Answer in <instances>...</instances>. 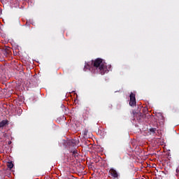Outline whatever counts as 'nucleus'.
<instances>
[{
    "label": "nucleus",
    "instance_id": "f257e3e1",
    "mask_svg": "<svg viewBox=\"0 0 179 179\" xmlns=\"http://www.w3.org/2000/svg\"><path fill=\"white\" fill-rule=\"evenodd\" d=\"M89 69L92 73H100L101 75H105L108 73L111 69V65L107 66V63L101 59L97 58L95 60H92L88 62L84 67V71Z\"/></svg>",
    "mask_w": 179,
    "mask_h": 179
},
{
    "label": "nucleus",
    "instance_id": "f03ea898",
    "mask_svg": "<svg viewBox=\"0 0 179 179\" xmlns=\"http://www.w3.org/2000/svg\"><path fill=\"white\" fill-rule=\"evenodd\" d=\"M67 145V149H69V150H72V149H76V146L77 145L79 144V140L78 139H71L67 141L66 142Z\"/></svg>",
    "mask_w": 179,
    "mask_h": 179
},
{
    "label": "nucleus",
    "instance_id": "7ed1b4c3",
    "mask_svg": "<svg viewBox=\"0 0 179 179\" xmlns=\"http://www.w3.org/2000/svg\"><path fill=\"white\" fill-rule=\"evenodd\" d=\"M129 106H131V107H135V106H136V99L135 98V94L132 92L130 94Z\"/></svg>",
    "mask_w": 179,
    "mask_h": 179
},
{
    "label": "nucleus",
    "instance_id": "20e7f679",
    "mask_svg": "<svg viewBox=\"0 0 179 179\" xmlns=\"http://www.w3.org/2000/svg\"><path fill=\"white\" fill-rule=\"evenodd\" d=\"M6 125H9V121L6 120H3L1 122H0V129H3Z\"/></svg>",
    "mask_w": 179,
    "mask_h": 179
},
{
    "label": "nucleus",
    "instance_id": "39448f33",
    "mask_svg": "<svg viewBox=\"0 0 179 179\" xmlns=\"http://www.w3.org/2000/svg\"><path fill=\"white\" fill-rule=\"evenodd\" d=\"M109 174H110L112 177H114V178H118V173H117V171H115L114 169H110L109 170Z\"/></svg>",
    "mask_w": 179,
    "mask_h": 179
},
{
    "label": "nucleus",
    "instance_id": "423d86ee",
    "mask_svg": "<svg viewBox=\"0 0 179 179\" xmlns=\"http://www.w3.org/2000/svg\"><path fill=\"white\" fill-rule=\"evenodd\" d=\"M69 152L72 153V156H73V157H78L79 156V153H78L76 148L71 149Z\"/></svg>",
    "mask_w": 179,
    "mask_h": 179
},
{
    "label": "nucleus",
    "instance_id": "0eeeda50",
    "mask_svg": "<svg viewBox=\"0 0 179 179\" xmlns=\"http://www.w3.org/2000/svg\"><path fill=\"white\" fill-rule=\"evenodd\" d=\"M7 166H8V168L10 169H13V163H12V162H8Z\"/></svg>",
    "mask_w": 179,
    "mask_h": 179
},
{
    "label": "nucleus",
    "instance_id": "6e6552de",
    "mask_svg": "<svg viewBox=\"0 0 179 179\" xmlns=\"http://www.w3.org/2000/svg\"><path fill=\"white\" fill-rule=\"evenodd\" d=\"M136 115L138 116L137 120H138V121H141V120H142V113H137Z\"/></svg>",
    "mask_w": 179,
    "mask_h": 179
},
{
    "label": "nucleus",
    "instance_id": "1a4fd4ad",
    "mask_svg": "<svg viewBox=\"0 0 179 179\" xmlns=\"http://www.w3.org/2000/svg\"><path fill=\"white\" fill-rule=\"evenodd\" d=\"M5 53L6 54V55H8V54L10 52V50H9L8 49H5Z\"/></svg>",
    "mask_w": 179,
    "mask_h": 179
},
{
    "label": "nucleus",
    "instance_id": "9d476101",
    "mask_svg": "<svg viewBox=\"0 0 179 179\" xmlns=\"http://www.w3.org/2000/svg\"><path fill=\"white\" fill-rule=\"evenodd\" d=\"M24 30L25 31H29V30H30V27H25L24 28Z\"/></svg>",
    "mask_w": 179,
    "mask_h": 179
},
{
    "label": "nucleus",
    "instance_id": "9b49d317",
    "mask_svg": "<svg viewBox=\"0 0 179 179\" xmlns=\"http://www.w3.org/2000/svg\"><path fill=\"white\" fill-rule=\"evenodd\" d=\"M150 132L155 133V132H156V128H151V129H150Z\"/></svg>",
    "mask_w": 179,
    "mask_h": 179
},
{
    "label": "nucleus",
    "instance_id": "f8f14e48",
    "mask_svg": "<svg viewBox=\"0 0 179 179\" xmlns=\"http://www.w3.org/2000/svg\"><path fill=\"white\" fill-rule=\"evenodd\" d=\"M176 176H177L178 178H179V169H176Z\"/></svg>",
    "mask_w": 179,
    "mask_h": 179
},
{
    "label": "nucleus",
    "instance_id": "ddd939ff",
    "mask_svg": "<svg viewBox=\"0 0 179 179\" xmlns=\"http://www.w3.org/2000/svg\"><path fill=\"white\" fill-rule=\"evenodd\" d=\"M117 110H120V108H121V105H117Z\"/></svg>",
    "mask_w": 179,
    "mask_h": 179
},
{
    "label": "nucleus",
    "instance_id": "4468645a",
    "mask_svg": "<svg viewBox=\"0 0 179 179\" xmlns=\"http://www.w3.org/2000/svg\"><path fill=\"white\" fill-rule=\"evenodd\" d=\"M85 135H87V130H85Z\"/></svg>",
    "mask_w": 179,
    "mask_h": 179
},
{
    "label": "nucleus",
    "instance_id": "2eb2a0df",
    "mask_svg": "<svg viewBox=\"0 0 179 179\" xmlns=\"http://www.w3.org/2000/svg\"><path fill=\"white\" fill-rule=\"evenodd\" d=\"M3 135H4V136H6V134H4Z\"/></svg>",
    "mask_w": 179,
    "mask_h": 179
},
{
    "label": "nucleus",
    "instance_id": "dca6fc26",
    "mask_svg": "<svg viewBox=\"0 0 179 179\" xmlns=\"http://www.w3.org/2000/svg\"><path fill=\"white\" fill-rule=\"evenodd\" d=\"M47 179V178H46ZM48 179H50V178H48Z\"/></svg>",
    "mask_w": 179,
    "mask_h": 179
}]
</instances>
